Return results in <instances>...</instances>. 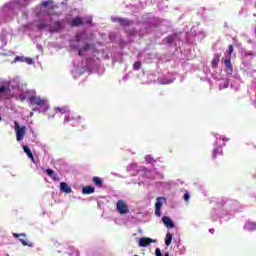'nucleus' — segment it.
<instances>
[{
  "label": "nucleus",
  "mask_w": 256,
  "mask_h": 256,
  "mask_svg": "<svg viewBox=\"0 0 256 256\" xmlns=\"http://www.w3.org/2000/svg\"><path fill=\"white\" fill-rule=\"evenodd\" d=\"M92 183H94L96 187H103V180L99 176H94L92 178Z\"/></svg>",
  "instance_id": "dca6fc26"
},
{
  "label": "nucleus",
  "mask_w": 256,
  "mask_h": 256,
  "mask_svg": "<svg viewBox=\"0 0 256 256\" xmlns=\"http://www.w3.org/2000/svg\"><path fill=\"white\" fill-rule=\"evenodd\" d=\"M63 29V23L61 21L54 22L50 27L51 33H58V31H61Z\"/></svg>",
  "instance_id": "423d86ee"
},
{
  "label": "nucleus",
  "mask_w": 256,
  "mask_h": 256,
  "mask_svg": "<svg viewBox=\"0 0 256 256\" xmlns=\"http://www.w3.org/2000/svg\"><path fill=\"white\" fill-rule=\"evenodd\" d=\"M71 121V118L69 116H65L64 123H69Z\"/></svg>",
  "instance_id": "f704fd0d"
},
{
  "label": "nucleus",
  "mask_w": 256,
  "mask_h": 256,
  "mask_svg": "<svg viewBox=\"0 0 256 256\" xmlns=\"http://www.w3.org/2000/svg\"><path fill=\"white\" fill-rule=\"evenodd\" d=\"M219 61H221V55L220 54H214V57L212 59L211 65L215 69L219 66Z\"/></svg>",
  "instance_id": "9d476101"
},
{
  "label": "nucleus",
  "mask_w": 256,
  "mask_h": 256,
  "mask_svg": "<svg viewBox=\"0 0 256 256\" xmlns=\"http://www.w3.org/2000/svg\"><path fill=\"white\" fill-rule=\"evenodd\" d=\"M150 243H155V240L147 237H142L139 239V247H148Z\"/></svg>",
  "instance_id": "0eeeda50"
},
{
  "label": "nucleus",
  "mask_w": 256,
  "mask_h": 256,
  "mask_svg": "<svg viewBox=\"0 0 256 256\" xmlns=\"http://www.w3.org/2000/svg\"><path fill=\"white\" fill-rule=\"evenodd\" d=\"M83 48L82 49H80V50H78V55L80 56V57H82V55H83Z\"/></svg>",
  "instance_id": "c9c22d12"
},
{
  "label": "nucleus",
  "mask_w": 256,
  "mask_h": 256,
  "mask_svg": "<svg viewBox=\"0 0 256 256\" xmlns=\"http://www.w3.org/2000/svg\"><path fill=\"white\" fill-rule=\"evenodd\" d=\"M93 47H95V44L86 43V44L83 46L82 51H89V49H93Z\"/></svg>",
  "instance_id": "412c9836"
},
{
  "label": "nucleus",
  "mask_w": 256,
  "mask_h": 256,
  "mask_svg": "<svg viewBox=\"0 0 256 256\" xmlns=\"http://www.w3.org/2000/svg\"><path fill=\"white\" fill-rule=\"evenodd\" d=\"M45 27H47V24L45 22H40L39 24H37V29L39 31H43V29H45Z\"/></svg>",
  "instance_id": "4be33fe9"
},
{
  "label": "nucleus",
  "mask_w": 256,
  "mask_h": 256,
  "mask_svg": "<svg viewBox=\"0 0 256 256\" xmlns=\"http://www.w3.org/2000/svg\"><path fill=\"white\" fill-rule=\"evenodd\" d=\"M20 243H22V245L24 247H33V242H28L27 240L20 238L19 239Z\"/></svg>",
  "instance_id": "aec40b11"
},
{
  "label": "nucleus",
  "mask_w": 256,
  "mask_h": 256,
  "mask_svg": "<svg viewBox=\"0 0 256 256\" xmlns=\"http://www.w3.org/2000/svg\"><path fill=\"white\" fill-rule=\"evenodd\" d=\"M225 67L230 70L231 73H233V65H231V58H228L224 61Z\"/></svg>",
  "instance_id": "6ab92c4d"
},
{
  "label": "nucleus",
  "mask_w": 256,
  "mask_h": 256,
  "mask_svg": "<svg viewBox=\"0 0 256 256\" xmlns=\"http://www.w3.org/2000/svg\"><path fill=\"white\" fill-rule=\"evenodd\" d=\"M164 43H166L167 45H171L173 44V41H175V36H167L164 38Z\"/></svg>",
  "instance_id": "a211bd4d"
},
{
  "label": "nucleus",
  "mask_w": 256,
  "mask_h": 256,
  "mask_svg": "<svg viewBox=\"0 0 256 256\" xmlns=\"http://www.w3.org/2000/svg\"><path fill=\"white\" fill-rule=\"evenodd\" d=\"M190 197H191V196H189V193H185V194H184V200H185V201H189Z\"/></svg>",
  "instance_id": "72a5a7b5"
},
{
  "label": "nucleus",
  "mask_w": 256,
  "mask_h": 256,
  "mask_svg": "<svg viewBox=\"0 0 256 256\" xmlns=\"http://www.w3.org/2000/svg\"><path fill=\"white\" fill-rule=\"evenodd\" d=\"M41 7L44 9H47L44 11L45 15H57L55 9H57V5L55 4V1L53 0H43L41 3Z\"/></svg>",
  "instance_id": "f257e3e1"
},
{
  "label": "nucleus",
  "mask_w": 256,
  "mask_h": 256,
  "mask_svg": "<svg viewBox=\"0 0 256 256\" xmlns=\"http://www.w3.org/2000/svg\"><path fill=\"white\" fill-rule=\"evenodd\" d=\"M14 130L16 133V140L23 141L25 134L27 133V126H19V122H14Z\"/></svg>",
  "instance_id": "f03ea898"
},
{
  "label": "nucleus",
  "mask_w": 256,
  "mask_h": 256,
  "mask_svg": "<svg viewBox=\"0 0 256 256\" xmlns=\"http://www.w3.org/2000/svg\"><path fill=\"white\" fill-rule=\"evenodd\" d=\"M171 241H173V234H171V232H167L166 238H165V244L167 245V247L171 245Z\"/></svg>",
  "instance_id": "f3484780"
},
{
  "label": "nucleus",
  "mask_w": 256,
  "mask_h": 256,
  "mask_svg": "<svg viewBox=\"0 0 256 256\" xmlns=\"http://www.w3.org/2000/svg\"><path fill=\"white\" fill-rule=\"evenodd\" d=\"M24 62L27 63V65H33V58H24Z\"/></svg>",
  "instance_id": "c756f323"
},
{
  "label": "nucleus",
  "mask_w": 256,
  "mask_h": 256,
  "mask_svg": "<svg viewBox=\"0 0 256 256\" xmlns=\"http://www.w3.org/2000/svg\"><path fill=\"white\" fill-rule=\"evenodd\" d=\"M13 237H15V239H19V237H27V235L25 233H13Z\"/></svg>",
  "instance_id": "c85d7f7f"
},
{
  "label": "nucleus",
  "mask_w": 256,
  "mask_h": 256,
  "mask_svg": "<svg viewBox=\"0 0 256 256\" xmlns=\"http://www.w3.org/2000/svg\"><path fill=\"white\" fill-rule=\"evenodd\" d=\"M91 21H92L91 19H90V20H88V23H91Z\"/></svg>",
  "instance_id": "4c0bfd02"
},
{
  "label": "nucleus",
  "mask_w": 256,
  "mask_h": 256,
  "mask_svg": "<svg viewBox=\"0 0 256 256\" xmlns=\"http://www.w3.org/2000/svg\"><path fill=\"white\" fill-rule=\"evenodd\" d=\"M7 91H9V86H0V95H2V93H7Z\"/></svg>",
  "instance_id": "393cba45"
},
{
  "label": "nucleus",
  "mask_w": 256,
  "mask_h": 256,
  "mask_svg": "<svg viewBox=\"0 0 256 256\" xmlns=\"http://www.w3.org/2000/svg\"><path fill=\"white\" fill-rule=\"evenodd\" d=\"M233 45H229L228 46V49H227V53L229 55V57H231V55H233Z\"/></svg>",
  "instance_id": "cd10ccee"
},
{
  "label": "nucleus",
  "mask_w": 256,
  "mask_h": 256,
  "mask_svg": "<svg viewBox=\"0 0 256 256\" xmlns=\"http://www.w3.org/2000/svg\"><path fill=\"white\" fill-rule=\"evenodd\" d=\"M159 199H161V198H158L157 202L155 203V215L157 217H160V215H161V207H163V203H161V201H159Z\"/></svg>",
  "instance_id": "f8f14e48"
},
{
  "label": "nucleus",
  "mask_w": 256,
  "mask_h": 256,
  "mask_svg": "<svg viewBox=\"0 0 256 256\" xmlns=\"http://www.w3.org/2000/svg\"><path fill=\"white\" fill-rule=\"evenodd\" d=\"M46 174L48 177H53L55 175V171L53 169H46Z\"/></svg>",
  "instance_id": "bb28decb"
},
{
  "label": "nucleus",
  "mask_w": 256,
  "mask_h": 256,
  "mask_svg": "<svg viewBox=\"0 0 256 256\" xmlns=\"http://www.w3.org/2000/svg\"><path fill=\"white\" fill-rule=\"evenodd\" d=\"M217 155H223V148H221L220 146H216L213 149V152H212L213 159H217Z\"/></svg>",
  "instance_id": "ddd939ff"
},
{
  "label": "nucleus",
  "mask_w": 256,
  "mask_h": 256,
  "mask_svg": "<svg viewBox=\"0 0 256 256\" xmlns=\"http://www.w3.org/2000/svg\"><path fill=\"white\" fill-rule=\"evenodd\" d=\"M93 193H95V187L93 186H86L82 188L83 195H91Z\"/></svg>",
  "instance_id": "9b49d317"
},
{
  "label": "nucleus",
  "mask_w": 256,
  "mask_h": 256,
  "mask_svg": "<svg viewBox=\"0 0 256 256\" xmlns=\"http://www.w3.org/2000/svg\"><path fill=\"white\" fill-rule=\"evenodd\" d=\"M116 209L120 215H127L129 213V206H127L124 200H118L116 202Z\"/></svg>",
  "instance_id": "7ed1b4c3"
},
{
  "label": "nucleus",
  "mask_w": 256,
  "mask_h": 256,
  "mask_svg": "<svg viewBox=\"0 0 256 256\" xmlns=\"http://www.w3.org/2000/svg\"><path fill=\"white\" fill-rule=\"evenodd\" d=\"M15 62L17 61H20L21 63L25 62V57H21V56H17L15 59H14Z\"/></svg>",
  "instance_id": "7c9ffc66"
},
{
  "label": "nucleus",
  "mask_w": 256,
  "mask_h": 256,
  "mask_svg": "<svg viewBox=\"0 0 256 256\" xmlns=\"http://www.w3.org/2000/svg\"><path fill=\"white\" fill-rule=\"evenodd\" d=\"M114 23H119L120 27H129L131 26L132 21L127 18H121V17H116L113 18Z\"/></svg>",
  "instance_id": "39448f33"
},
{
  "label": "nucleus",
  "mask_w": 256,
  "mask_h": 256,
  "mask_svg": "<svg viewBox=\"0 0 256 256\" xmlns=\"http://www.w3.org/2000/svg\"><path fill=\"white\" fill-rule=\"evenodd\" d=\"M71 27H81V25H84L83 18L76 17L68 22Z\"/></svg>",
  "instance_id": "6e6552de"
},
{
  "label": "nucleus",
  "mask_w": 256,
  "mask_h": 256,
  "mask_svg": "<svg viewBox=\"0 0 256 256\" xmlns=\"http://www.w3.org/2000/svg\"><path fill=\"white\" fill-rule=\"evenodd\" d=\"M54 111H55L56 113H62V115L65 114V113H67V109H65V108H59V107L55 108Z\"/></svg>",
  "instance_id": "a878e982"
},
{
  "label": "nucleus",
  "mask_w": 256,
  "mask_h": 256,
  "mask_svg": "<svg viewBox=\"0 0 256 256\" xmlns=\"http://www.w3.org/2000/svg\"><path fill=\"white\" fill-rule=\"evenodd\" d=\"M23 151L26 153L27 157L31 159L32 163H35V157L33 156V152L27 146H23Z\"/></svg>",
  "instance_id": "4468645a"
},
{
  "label": "nucleus",
  "mask_w": 256,
  "mask_h": 256,
  "mask_svg": "<svg viewBox=\"0 0 256 256\" xmlns=\"http://www.w3.org/2000/svg\"><path fill=\"white\" fill-rule=\"evenodd\" d=\"M52 179L53 181H59V175L57 174L52 175Z\"/></svg>",
  "instance_id": "473e14b6"
},
{
  "label": "nucleus",
  "mask_w": 256,
  "mask_h": 256,
  "mask_svg": "<svg viewBox=\"0 0 256 256\" xmlns=\"http://www.w3.org/2000/svg\"><path fill=\"white\" fill-rule=\"evenodd\" d=\"M145 161H147V163H150V164L155 163V160L153 159V156H151V155H146Z\"/></svg>",
  "instance_id": "5701e85b"
},
{
  "label": "nucleus",
  "mask_w": 256,
  "mask_h": 256,
  "mask_svg": "<svg viewBox=\"0 0 256 256\" xmlns=\"http://www.w3.org/2000/svg\"><path fill=\"white\" fill-rule=\"evenodd\" d=\"M60 190L62 191V193H71V187H69V185H67V183L65 182H61L60 183Z\"/></svg>",
  "instance_id": "2eb2a0df"
},
{
  "label": "nucleus",
  "mask_w": 256,
  "mask_h": 256,
  "mask_svg": "<svg viewBox=\"0 0 256 256\" xmlns=\"http://www.w3.org/2000/svg\"><path fill=\"white\" fill-rule=\"evenodd\" d=\"M162 221H163L165 227H169L170 229H173V227H175V223H173L171 218H169L167 216H163Z\"/></svg>",
  "instance_id": "1a4fd4ad"
},
{
  "label": "nucleus",
  "mask_w": 256,
  "mask_h": 256,
  "mask_svg": "<svg viewBox=\"0 0 256 256\" xmlns=\"http://www.w3.org/2000/svg\"><path fill=\"white\" fill-rule=\"evenodd\" d=\"M155 255H156V256H163V254L161 253V249L157 248V249L155 250Z\"/></svg>",
  "instance_id": "2f4dec72"
},
{
  "label": "nucleus",
  "mask_w": 256,
  "mask_h": 256,
  "mask_svg": "<svg viewBox=\"0 0 256 256\" xmlns=\"http://www.w3.org/2000/svg\"><path fill=\"white\" fill-rule=\"evenodd\" d=\"M29 101L31 105H37L38 107H43L45 105V101L39 96H35V95L30 96Z\"/></svg>",
  "instance_id": "20e7f679"
},
{
  "label": "nucleus",
  "mask_w": 256,
  "mask_h": 256,
  "mask_svg": "<svg viewBox=\"0 0 256 256\" xmlns=\"http://www.w3.org/2000/svg\"><path fill=\"white\" fill-rule=\"evenodd\" d=\"M164 256H169V252H167Z\"/></svg>",
  "instance_id": "e433bc0d"
},
{
  "label": "nucleus",
  "mask_w": 256,
  "mask_h": 256,
  "mask_svg": "<svg viewBox=\"0 0 256 256\" xmlns=\"http://www.w3.org/2000/svg\"><path fill=\"white\" fill-rule=\"evenodd\" d=\"M133 69H134V71H139V69H141V62H139V61L134 62Z\"/></svg>",
  "instance_id": "b1692460"
}]
</instances>
